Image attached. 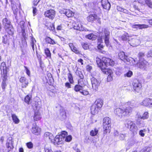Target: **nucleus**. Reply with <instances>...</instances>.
Listing matches in <instances>:
<instances>
[{"instance_id": "9", "label": "nucleus", "mask_w": 152, "mask_h": 152, "mask_svg": "<svg viewBox=\"0 0 152 152\" xmlns=\"http://www.w3.org/2000/svg\"><path fill=\"white\" fill-rule=\"evenodd\" d=\"M129 44L133 47H136L140 44V41L137 38V37L134 36V37L129 40Z\"/></svg>"}, {"instance_id": "17", "label": "nucleus", "mask_w": 152, "mask_h": 152, "mask_svg": "<svg viewBox=\"0 0 152 152\" xmlns=\"http://www.w3.org/2000/svg\"><path fill=\"white\" fill-rule=\"evenodd\" d=\"M64 140L62 138L61 136L59 135H57L55 138H54L53 140L52 141V142L54 144H57L58 145L61 144L62 143V141Z\"/></svg>"}, {"instance_id": "30", "label": "nucleus", "mask_w": 152, "mask_h": 152, "mask_svg": "<svg viewBox=\"0 0 152 152\" xmlns=\"http://www.w3.org/2000/svg\"><path fill=\"white\" fill-rule=\"evenodd\" d=\"M12 117L13 122L15 124H18L19 123L20 120L15 114H12Z\"/></svg>"}, {"instance_id": "37", "label": "nucleus", "mask_w": 152, "mask_h": 152, "mask_svg": "<svg viewBox=\"0 0 152 152\" xmlns=\"http://www.w3.org/2000/svg\"><path fill=\"white\" fill-rule=\"evenodd\" d=\"M45 152H53L50 146L46 145L45 147Z\"/></svg>"}, {"instance_id": "13", "label": "nucleus", "mask_w": 152, "mask_h": 152, "mask_svg": "<svg viewBox=\"0 0 152 152\" xmlns=\"http://www.w3.org/2000/svg\"><path fill=\"white\" fill-rule=\"evenodd\" d=\"M13 141L11 137H9L6 143V147L8 149V151H9L13 148Z\"/></svg>"}, {"instance_id": "51", "label": "nucleus", "mask_w": 152, "mask_h": 152, "mask_svg": "<svg viewBox=\"0 0 152 152\" xmlns=\"http://www.w3.org/2000/svg\"><path fill=\"white\" fill-rule=\"evenodd\" d=\"M60 114L63 116H65L66 112L65 110L62 107L61 109H60Z\"/></svg>"}, {"instance_id": "19", "label": "nucleus", "mask_w": 152, "mask_h": 152, "mask_svg": "<svg viewBox=\"0 0 152 152\" xmlns=\"http://www.w3.org/2000/svg\"><path fill=\"white\" fill-rule=\"evenodd\" d=\"M101 3L103 8L109 10L110 7V4L108 0H102Z\"/></svg>"}, {"instance_id": "35", "label": "nucleus", "mask_w": 152, "mask_h": 152, "mask_svg": "<svg viewBox=\"0 0 152 152\" xmlns=\"http://www.w3.org/2000/svg\"><path fill=\"white\" fill-rule=\"evenodd\" d=\"M126 56L125 54L123 52H121L118 53V56L120 59L123 60L125 59V58L126 57Z\"/></svg>"}, {"instance_id": "50", "label": "nucleus", "mask_w": 152, "mask_h": 152, "mask_svg": "<svg viewBox=\"0 0 152 152\" xmlns=\"http://www.w3.org/2000/svg\"><path fill=\"white\" fill-rule=\"evenodd\" d=\"M122 70L120 68L117 69L115 70L116 74L118 76L120 75L122 73Z\"/></svg>"}, {"instance_id": "39", "label": "nucleus", "mask_w": 152, "mask_h": 152, "mask_svg": "<svg viewBox=\"0 0 152 152\" xmlns=\"http://www.w3.org/2000/svg\"><path fill=\"white\" fill-rule=\"evenodd\" d=\"M31 96L30 95H27L26 96L25 98V102L28 104H29V102L31 99Z\"/></svg>"}, {"instance_id": "49", "label": "nucleus", "mask_w": 152, "mask_h": 152, "mask_svg": "<svg viewBox=\"0 0 152 152\" xmlns=\"http://www.w3.org/2000/svg\"><path fill=\"white\" fill-rule=\"evenodd\" d=\"M117 9L118 11L124 12H127V10L126 9H123L119 6H117Z\"/></svg>"}, {"instance_id": "63", "label": "nucleus", "mask_w": 152, "mask_h": 152, "mask_svg": "<svg viewBox=\"0 0 152 152\" xmlns=\"http://www.w3.org/2000/svg\"><path fill=\"white\" fill-rule=\"evenodd\" d=\"M40 0H34L33 1L34 6H36Z\"/></svg>"}, {"instance_id": "29", "label": "nucleus", "mask_w": 152, "mask_h": 152, "mask_svg": "<svg viewBox=\"0 0 152 152\" xmlns=\"http://www.w3.org/2000/svg\"><path fill=\"white\" fill-rule=\"evenodd\" d=\"M36 42V41L35 39L33 37H31V45L34 51V50L35 47L36 48H37L36 46L35 45Z\"/></svg>"}, {"instance_id": "6", "label": "nucleus", "mask_w": 152, "mask_h": 152, "mask_svg": "<svg viewBox=\"0 0 152 152\" xmlns=\"http://www.w3.org/2000/svg\"><path fill=\"white\" fill-rule=\"evenodd\" d=\"M133 89L136 92H139L142 88V85L138 80H134L132 83Z\"/></svg>"}, {"instance_id": "18", "label": "nucleus", "mask_w": 152, "mask_h": 152, "mask_svg": "<svg viewBox=\"0 0 152 152\" xmlns=\"http://www.w3.org/2000/svg\"><path fill=\"white\" fill-rule=\"evenodd\" d=\"M2 23L4 28L12 26L10 20L7 18L3 19Z\"/></svg>"}, {"instance_id": "11", "label": "nucleus", "mask_w": 152, "mask_h": 152, "mask_svg": "<svg viewBox=\"0 0 152 152\" xmlns=\"http://www.w3.org/2000/svg\"><path fill=\"white\" fill-rule=\"evenodd\" d=\"M55 15V11L53 10H50L46 11L44 13V15L45 17L53 20L54 18Z\"/></svg>"}, {"instance_id": "5", "label": "nucleus", "mask_w": 152, "mask_h": 152, "mask_svg": "<svg viewBox=\"0 0 152 152\" xmlns=\"http://www.w3.org/2000/svg\"><path fill=\"white\" fill-rule=\"evenodd\" d=\"M148 65V62L142 58L140 59L139 62L134 65L135 66L142 69H145Z\"/></svg>"}, {"instance_id": "3", "label": "nucleus", "mask_w": 152, "mask_h": 152, "mask_svg": "<svg viewBox=\"0 0 152 152\" xmlns=\"http://www.w3.org/2000/svg\"><path fill=\"white\" fill-rule=\"evenodd\" d=\"M124 125L125 127L129 129L130 131L134 134L137 133L138 128L135 124L130 120H126L125 122Z\"/></svg>"}, {"instance_id": "46", "label": "nucleus", "mask_w": 152, "mask_h": 152, "mask_svg": "<svg viewBox=\"0 0 152 152\" xmlns=\"http://www.w3.org/2000/svg\"><path fill=\"white\" fill-rule=\"evenodd\" d=\"M146 132V130L145 129L142 130H140L139 132V134L140 135L141 137H143L145 136V133Z\"/></svg>"}, {"instance_id": "64", "label": "nucleus", "mask_w": 152, "mask_h": 152, "mask_svg": "<svg viewBox=\"0 0 152 152\" xmlns=\"http://www.w3.org/2000/svg\"><path fill=\"white\" fill-rule=\"evenodd\" d=\"M147 56L148 57H152V49L150 50L148 52Z\"/></svg>"}, {"instance_id": "12", "label": "nucleus", "mask_w": 152, "mask_h": 152, "mask_svg": "<svg viewBox=\"0 0 152 152\" xmlns=\"http://www.w3.org/2000/svg\"><path fill=\"white\" fill-rule=\"evenodd\" d=\"M41 131V128L37 126L36 124H33L31 132L33 134L36 135H39L40 134Z\"/></svg>"}, {"instance_id": "10", "label": "nucleus", "mask_w": 152, "mask_h": 152, "mask_svg": "<svg viewBox=\"0 0 152 152\" xmlns=\"http://www.w3.org/2000/svg\"><path fill=\"white\" fill-rule=\"evenodd\" d=\"M101 61L103 63V65H106L107 66L109 65L113 66L115 64L114 61L108 58H103Z\"/></svg>"}, {"instance_id": "45", "label": "nucleus", "mask_w": 152, "mask_h": 152, "mask_svg": "<svg viewBox=\"0 0 152 152\" xmlns=\"http://www.w3.org/2000/svg\"><path fill=\"white\" fill-rule=\"evenodd\" d=\"M77 75L79 76L81 79H83L84 78V76L82 74L81 72L80 71H77L76 72Z\"/></svg>"}, {"instance_id": "31", "label": "nucleus", "mask_w": 152, "mask_h": 152, "mask_svg": "<svg viewBox=\"0 0 152 152\" xmlns=\"http://www.w3.org/2000/svg\"><path fill=\"white\" fill-rule=\"evenodd\" d=\"M129 36L128 34L126 33L121 37V38L123 41H126L129 39Z\"/></svg>"}, {"instance_id": "21", "label": "nucleus", "mask_w": 152, "mask_h": 152, "mask_svg": "<svg viewBox=\"0 0 152 152\" xmlns=\"http://www.w3.org/2000/svg\"><path fill=\"white\" fill-rule=\"evenodd\" d=\"M44 138L46 140H49L52 142V141L54 139V137L51 133L49 132H46L45 133L44 135Z\"/></svg>"}, {"instance_id": "25", "label": "nucleus", "mask_w": 152, "mask_h": 152, "mask_svg": "<svg viewBox=\"0 0 152 152\" xmlns=\"http://www.w3.org/2000/svg\"><path fill=\"white\" fill-rule=\"evenodd\" d=\"M99 109L97 107H96V105H93L91 108V113L94 115H96L98 113Z\"/></svg>"}, {"instance_id": "40", "label": "nucleus", "mask_w": 152, "mask_h": 152, "mask_svg": "<svg viewBox=\"0 0 152 152\" xmlns=\"http://www.w3.org/2000/svg\"><path fill=\"white\" fill-rule=\"evenodd\" d=\"M68 78L69 80L71 83L72 84L74 83V81L73 79V77L71 73H69L68 74Z\"/></svg>"}, {"instance_id": "4", "label": "nucleus", "mask_w": 152, "mask_h": 152, "mask_svg": "<svg viewBox=\"0 0 152 152\" xmlns=\"http://www.w3.org/2000/svg\"><path fill=\"white\" fill-rule=\"evenodd\" d=\"M96 62L97 65L101 69L103 72L106 74H110L112 73L111 69L107 68V66L106 65H103V63L101 61V60L99 58H96Z\"/></svg>"}, {"instance_id": "14", "label": "nucleus", "mask_w": 152, "mask_h": 152, "mask_svg": "<svg viewBox=\"0 0 152 152\" xmlns=\"http://www.w3.org/2000/svg\"><path fill=\"white\" fill-rule=\"evenodd\" d=\"M91 81L92 85V88L93 89L96 90L100 85V82L94 77L91 78Z\"/></svg>"}, {"instance_id": "42", "label": "nucleus", "mask_w": 152, "mask_h": 152, "mask_svg": "<svg viewBox=\"0 0 152 152\" xmlns=\"http://www.w3.org/2000/svg\"><path fill=\"white\" fill-rule=\"evenodd\" d=\"M148 113L146 112L144 113L142 116L141 117V118L143 119H145L148 118Z\"/></svg>"}, {"instance_id": "54", "label": "nucleus", "mask_w": 152, "mask_h": 152, "mask_svg": "<svg viewBox=\"0 0 152 152\" xmlns=\"http://www.w3.org/2000/svg\"><path fill=\"white\" fill-rule=\"evenodd\" d=\"M26 145L27 147L29 149H31L32 148L33 146V144L31 142L27 143H26Z\"/></svg>"}, {"instance_id": "16", "label": "nucleus", "mask_w": 152, "mask_h": 152, "mask_svg": "<svg viewBox=\"0 0 152 152\" xmlns=\"http://www.w3.org/2000/svg\"><path fill=\"white\" fill-rule=\"evenodd\" d=\"M141 105L148 106L152 107V99L146 98L140 103Z\"/></svg>"}, {"instance_id": "36", "label": "nucleus", "mask_w": 152, "mask_h": 152, "mask_svg": "<svg viewBox=\"0 0 152 152\" xmlns=\"http://www.w3.org/2000/svg\"><path fill=\"white\" fill-rule=\"evenodd\" d=\"M83 89V86L79 85H75L74 87V90L76 92L79 91L80 90H82Z\"/></svg>"}, {"instance_id": "34", "label": "nucleus", "mask_w": 152, "mask_h": 152, "mask_svg": "<svg viewBox=\"0 0 152 152\" xmlns=\"http://www.w3.org/2000/svg\"><path fill=\"white\" fill-rule=\"evenodd\" d=\"M99 130L96 128H95L92 130L90 133V134L92 136H94L97 135L98 132Z\"/></svg>"}, {"instance_id": "32", "label": "nucleus", "mask_w": 152, "mask_h": 152, "mask_svg": "<svg viewBox=\"0 0 152 152\" xmlns=\"http://www.w3.org/2000/svg\"><path fill=\"white\" fill-rule=\"evenodd\" d=\"M45 39L47 42L48 43L53 45L56 44L55 42L49 37H47Z\"/></svg>"}, {"instance_id": "28", "label": "nucleus", "mask_w": 152, "mask_h": 152, "mask_svg": "<svg viewBox=\"0 0 152 152\" xmlns=\"http://www.w3.org/2000/svg\"><path fill=\"white\" fill-rule=\"evenodd\" d=\"M86 37L87 38L89 39L94 40L96 39L97 36L93 33H91L88 35H86Z\"/></svg>"}, {"instance_id": "52", "label": "nucleus", "mask_w": 152, "mask_h": 152, "mask_svg": "<svg viewBox=\"0 0 152 152\" xmlns=\"http://www.w3.org/2000/svg\"><path fill=\"white\" fill-rule=\"evenodd\" d=\"M82 45L83 48L85 50H87L89 48V46L88 44L86 43L82 44Z\"/></svg>"}, {"instance_id": "43", "label": "nucleus", "mask_w": 152, "mask_h": 152, "mask_svg": "<svg viewBox=\"0 0 152 152\" xmlns=\"http://www.w3.org/2000/svg\"><path fill=\"white\" fill-rule=\"evenodd\" d=\"M45 53L47 56L48 58H50L51 56V54L48 48H46L45 50Z\"/></svg>"}, {"instance_id": "59", "label": "nucleus", "mask_w": 152, "mask_h": 152, "mask_svg": "<svg viewBox=\"0 0 152 152\" xmlns=\"http://www.w3.org/2000/svg\"><path fill=\"white\" fill-rule=\"evenodd\" d=\"M72 139L71 136L69 135L66 137L65 138V140L66 142H69Z\"/></svg>"}, {"instance_id": "24", "label": "nucleus", "mask_w": 152, "mask_h": 152, "mask_svg": "<svg viewBox=\"0 0 152 152\" xmlns=\"http://www.w3.org/2000/svg\"><path fill=\"white\" fill-rule=\"evenodd\" d=\"M7 34L12 36L14 33V29L12 26L4 28Z\"/></svg>"}, {"instance_id": "33", "label": "nucleus", "mask_w": 152, "mask_h": 152, "mask_svg": "<svg viewBox=\"0 0 152 152\" xmlns=\"http://www.w3.org/2000/svg\"><path fill=\"white\" fill-rule=\"evenodd\" d=\"M0 69L1 70H3V73H6L7 72L5 62H3L1 63Z\"/></svg>"}, {"instance_id": "53", "label": "nucleus", "mask_w": 152, "mask_h": 152, "mask_svg": "<svg viewBox=\"0 0 152 152\" xmlns=\"http://www.w3.org/2000/svg\"><path fill=\"white\" fill-rule=\"evenodd\" d=\"M118 137L120 140H123L125 138V136L123 134H120L118 135Z\"/></svg>"}, {"instance_id": "7", "label": "nucleus", "mask_w": 152, "mask_h": 152, "mask_svg": "<svg viewBox=\"0 0 152 152\" xmlns=\"http://www.w3.org/2000/svg\"><path fill=\"white\" fill-rule=\"evenodd\" d=\"M72 25L75 29L80 31H83L84 30V28L79 20H77L76 21L73 22L72 23Z\"/></svg>"}, {"instance_id": "38", "label": "nucleus", "mask_w": 152, "mask_h": 152, "mask_svg": "<svg viewBox=\"0 0 152 152\" xmlns=\"http://www.w3.org/2000/svg\"><path fill=\"white\" fill-rule=\"evenodd\" d=\"M132 75V72L131 71L129 70L124 74V76L125 77H130Z\"/></svg>"}, {"instance_id": "55", "label": "nucleus", "mask_w": 152, "mask_h": 152, "mask_svg": "<svg viewBox=\"0 0 152 152\" xmlns=\"http://www.w3.org/2000/svg\"><path fill=\"white\" fill-rule=\"evenodd\" d=\"M2 42L4 44H6L7 42V35H5L3 37Z\"/></svg>"}, {"instance_id": "1", "label": "nucleus", "mask_w": 152, "mask_h": 152, "mask_svg": "<svg viewBox=\"0 0 152 152\" xmlns=\"http://www.w3.org/2000/svg\"><path fill=\"white\" fill-rule=\"evenodd\" d=\"M132 108L129 106L125 108H118L115 110L114 113L118 117L121 118L130 115L132 112Z\"/></svg>"}, {"instance_id": "22", "label": "nucleus", "mask_w": 152, "mask_h": 152, "mask_svg": "<svg viewBox=\"0 0 152 152\" xmlns=\"http://www.w3.org/2000/svg\"><path fill=\"white\" fill-rule=\"evenodd\" d=\"M62 13L65 14L68 17H73L74 13L69 10L64 9L62 11Z\"/></svg>"}, {"instance_id": "48", "label": "nucleus", "mask_w": 152, "mask_h": 152, "mask_svg": "<svg viewBox=\"0 0 152 152\" xmlns=\"http://www.w3.org/2000/svg\"><path fill=\"white\" fill-rule=\"evenodd\" d=\"M61 134L59 135L60 136H61L62 137V138L64 140L65 136L67 134V132L64 131H62L61 132Z\"/></svg>"}, {"instance_id": "60", "label": "nucleus", "mask_w": 152, "mask_h": 152, "mask_svg": "<svg viewBox=\"0 0 152 152\" xmlns=\"http://www.w3.org/2000/svg\"><path fill=\"white\" fill-rule=\"evenodd\" d=\"M6 81H3L1 83V86L2 89L3 90H4L5 87L7 86L6 84Z\"/></svg>"}, {"instance_id": "58", "label": "nucleus", "mask_w": 152, "mask_h": 152, "mask_svg": "<svg viewBox=\"0 0 152 152\" xmlns=\"http://www.w3.org/2000/svg\"><path fill=\"white\" fill-rule=\"evenodd\" d=\"M112 73L108 75L107 77V80L108 81H110L113 80V76L112 75Z\"/></svg>"}, {"instance_id": "47", "label": "nucleus", "mask_w": 152, "mask_h": 152, "mask_svg": "<svg viewBox=\"0 0 152 152\" xmlns=\"http://www.w3.org/2000/svg\"><path fill=\"white\" fill-rule=\"evenodd\" d=\"M47 26V28L49 29L50 31H53L54 29V27L53 25V24L50 23L49 24V26L48 25Z\"/></svg>"}, {"instance_id": "27", "label": "nucleus", "mask_w": 152, "mask_h": 152, "mask_svg": "<svg viewBox=\"0 0 152 152\" xmlns=\"http://www.w3.org/2000/svg\"><path fill=\"white\" fill-rule=\"evenodd\" d=\"M103 102L102 100L101 99H97L95 102V104L96 107H97L98 108H101L103 105Z\"/></svg>"}, {"instance_id": "15", "label": "nucleus", "mask_w": 152, "mask_h": 152, "mask_svg": "<svg viewBox=\"0 0 152 152\" xmlns=\"http://www.w3.org/2000/svg\"><path fill=\"white\" fill-rule=\"evenodd\" d=\"M88 21L92 22L94 20H96L99 23H101L100 19L96 14L91 15L87 17Z\"/></svg>"}, {"instance_id": "61", "label": "nucleus", "mask_w": 152, "mask_h": 152, "mask_svg": "<svg viewBox=\"0 0 152 152\" xmlns=\"http://www.w3.org/2000/svg\"><path fill=\"white\" fill-rule=\"evenodd\" d=\"M134 101L129 102L127 103V104L128 105H130L132 106H134Z\"/></svg>"}, {"instance_id": "44", "label": "nucleus", "mask_w": 152, "mask_h": 152, "mask_svg": "<svg viewBox=\"0 0 152 152\" xmlns=\"http://www.w3.org/2000/svg\"><path fill=\"white\" fill-rule=\"evenodd\" d=\"M149 26L146 24H139V29H142L147 28Z\"/></svg>"}, {"instance_id": "56", "label": "nucleus", "mask_w": 152, "mask_h": 152, "mask_svg": "<svg viewBox=\"0 0 152 152\" xmlns=\"http://www.w3.org/2000/svg\"><path fill=\"white\" fill-rule=\"evenodd\" d=\"M71 50L76 54L80 53V51L75 47H74Z\"/></svg>"}, {"instance_id": "41", "label": "nucleus", "mask_w": 152, "mask_h": 152, "mask_svg": "<svg viewBox=\"0 0 152 152\" xmlns=\"http://www.w3.org/2000/svg\"><path fill=\"white\" fill-rule=\"evenodd\" d=\"M145 4L149 7L152 8V2L151 0H145Z\"/></svg>"}, {"instance_id": "2", "label": "nucleus", "mask_w": 152, "mask_h": 152, "mask_svg": "<svg viewBox=\"0 0 152 152\" xmlns=\"http://www.w3.org/2000/svg\"><path fill=\"white\" fill-rule=\"evenodd\" d=\"M111 121L108 117L104 118L103 120V126L104 133L106 134L110 133L111 128Z\"/></svg>"}, {"instance_id": "62", "label": "nucleus", "mask_w": 152, "mask_h": 152, "mask_svg": "<svg viewBox=\"0 0 152 152\" xmlns=\"http://www.w3.org/2000/svg\"><path fill=\"white\" fill-rule=\"evenodd\" d=\"M132 27L136 29H139V24L132 25Z\"/></svg>"}, {"instance_id": "20", "label": "nucleus", "mask_w": 152, "mask_h": 152, "mask_svg": "<svg viewBox=\"0 0 152 152\" xmlns=\"http://www.w3.org/2000/svg\"><path fill=\"white\" fill-rule=\"evenodd\" d=\"M123 61L125 62H127L128 64L131 65H134L135 64V60L131 57H128L127 56Z\"/></svg>"}, {"instance_id": "57", "label": "nucleus", "mask_w": 152, "mask_h": 152, "mask_svg": "<svg viewBox=\"0 0 152 152\" xmlns=\"http://www.w3.org/2000/svg\"><path fill=\"white\" fill-rule=\"evenodd\" d=\"M2 81H6L7 79V75L6 72V73H3L2 74Z\"/></svg>"}, {"instance_id": "26", "label": "nucleus", "mask_w": 152, "mask_h": 152, "mask_svg": "<svg viewBox=\"0 0 152 152\" xmlns=\"http://www.w3.org/2000/svg\"><path fill=\"white\" fill-rule=\"evenodd\" d=\"M41 118L40 113L38 111H35L34 116V119L35 121H38Z\"/></svg>"}, {"instance_id": "23", "label": "nucleus", "mask_w": 152, "mask_h": 152, "mask_svg": "<svg viewBox=\"0 0 152 152\" xmlns=\"http://www.w3.org/2000/svg\"><path fill=\"white\" fill-rule=\"evenodd\" d=\"M20 81L22 83V87L23 88H25L28 83V80L24 77H21L20 79Z\"/></svg>"}, {"instance_id": "8", "label": "nucleus", "mask_w": 152, "mask_h": 152, "mask_svg": "<svg viewBox=\"0 0 152 152\" xmlns=\"http://www.w3.org/2000/svg\"><path fill=\"white\" fill-rule=\"evenodd\" d=\"M104 40L105 44L107 47L110 46L109 41L110 32L109 30L106 28H104Z\"/></svg>"}]
</instances>
